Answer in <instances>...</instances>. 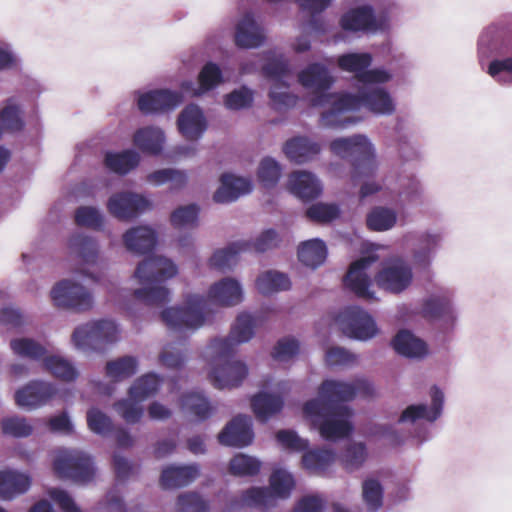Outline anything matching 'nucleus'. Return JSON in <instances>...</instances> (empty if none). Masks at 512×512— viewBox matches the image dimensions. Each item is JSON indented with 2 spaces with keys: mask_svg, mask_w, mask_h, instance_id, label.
Returning <instances> with one entry per match:
<instances>
[{
  "mask_svg": "<svg viewBox=\"0 0 512 512\" xmlns=\"http://www.w3.org/2000/svg\"><path fill=\"white\" fill-rule=\"evenodd\" d=\"M374 392L373 384L364 378L351 383L326 380L319 387L318 397L307 401L303 411L324 440L336 442L349 437L354 430L352 410L342 403L357 395L370 397Z\"/></svg>",
  "mask_w": 512,
  "mask_h": 512,
  "instance_id": "f257e3e1",
  "label": "nucleus"
},
{
  "mask_svg": "<svg viewBox=\"0 0 512 512\" xmlns=\"http://www.w3.org/2000/svg\"><path fill=\"white\" fill-rule=\"evenodd\" d=\"M255 325L252 315L242 313L236 318L227 337L215 338L205 348L204 357L211 365L209 377L215 388L238 387L248 375L247 365L242 361L233 360V356L239 344L252 339Z\"/></svg>",
  "mask_w": 512,
  "mask_h": 512,
  "instance_id": "f03ea898",
  "label": "nucleus"
},
{
  "mask_svg": "<svg viewBox=\"0 0 512 512\" xmlns=\"http://www.w3.org/2000/svg\"><path fill=\"white\" fill-rule=\"evenodd\" d=\"M478 61L498 84L512 85V21L493 23L480 33Z\"/></svg>",
  "mask_w": 512,
  "mask_h": 512,
  "instance_id": "7ed1b4c3",
  "label": "nucleus"
},
{
  "mask_svg": "<svg viewBox=\"0 0 512 512\" xmlns=\"http://www.w3.org/2000/svg\"><path fill=\"white\" fill-rule=\"evenodd\" d=\"M178 272L175 263L162 256H151L140 262L134 277L142 285L133 296L147 306H163L170 301V291L163 285Z\"/></svg>",
  "mask_w": 512,
  "mask_h": 512,
  "instance_id": "20e7f679",
  "label": "nucleus"
},
{
  "mask_svg": "<svg viewBox=\"0 0 512 512\" xmlns=\"http://www.w3.org/2000/svg\"><path fill=\"white\" fill-rule=\"evenodd\" d=\"M330 151L350 165L351 180L356 183L372 178L378 170L373 143L364 134L338 137L330 142Z\"/></svg>",
  "mask_w": 512,
  "mask_h": 512,
  "instance_id": "39448f33",
  "label": "nucleus"
},
{
  "mask_svg": "<svg viewBox=\"0 0 512 512\" xmlns=\"http://www.w3.org/2000/svg\"><path fill=\"white\" fill-rule=\"evenodd\" d=\"M118 326L112 320L101 319L76 327L71 341L76 349L84 352H103L107 345L117 341Z\"/></svg>",
  "mask_w": 512,
  "mask_h": 512,
  "instance_id": "423d86ee",
  "label": "nucleus"
},
{
  "mask_svg": "<svg viewBox=\"0 0 512 512\" xmlns=\"http://www.w3.org/2000/svg\"><path fill=\"white\" fill-rule=\"evenodd\" d=\"M207 317V301L200 295H190L184 306L166 308L161 312V319L166 326L179 332L199 329Z\"/></svg>",
  "mask_w": 512,
  "mask_h": 512,
  "instance_id": "0eeeda50",
  "label": "nucleus"
},
{
  "mask_svg": "<svg viewBox=\"0 0 512 512\" xmlns=\"http://www.w3.org/2000/svg\"><path fill=\"white\" fill-rule=\"evenodd\" d=\"M445 233L439 228L408 232L403 242L410 247L413 264L421 270H428L441 249Z\"/></svg>",
  "mask_w": 512,
  "mask_h": 512,
  "instance_id": "6e6552de",
  "label": "nucleus"
},
{
  "mask_svg": "<svg viewBox=\"0 0 512 512\" xmlns=\"http://www.w3.org/2000/svg\"><path fill=\"white\" fill-rule=\"evenodd\" d=\"M53 468L58 476L70 480H92L96 473L93 458L86 452L73 448L58 449Z\"/></svg>",
  "mask_w": 512,
  "mask_h": 512,
  "instance_id": "1a4fd4ad",
  "label": "nucleus"
},
{
  "mask_svg": "<svg viewBox=\"0 0 512 512\" xmlns=\"http://www.w3.org/2000/svg\"><path fill=\"white\" fill-rule=\"evenodd\" d=\"M454 292L444 286H435L424 299L422 310L425 317L440 323L443 331L455 327L457 312L453 305Z\"/></svg>",
  "mask_w": 512,
  "mask_h": 512,
  "instance_id": "9d476101",
  "label": "nucleus"
},
{
  "mask_svg": "<svg viewBox=\"0 0 512 512\" xmlns=\"http://www.w3.org/2000/svg\"><path fill=\"white\" fill-rule=\"evenodd\" d=\"M55 306L76 312L90 311L95 304L93 293L72 279L57 282L50 291Z\"/></svg>",
  "mask_w": 512,
  "mask_h": 512,
  "instance_id": "9b49d317",
  "label": "nucleus"
},
{
  "mask_svg": "<svg viewBox=\"0 0 512 512\" xmlns=\"http://www.w3.org/2000/svg\"><path fill=\"white\" fill-rule=\"evenodd\" d=\"M336 321L346 336L356 340L367 341L378 332L372 316L358 306L344 308L339 312Z\"/></svg>",
  "mask_w": 512,
  "mask_h": 512,
  "instance_id": "f8f14e48",
  "label": "nucleus"
},
{
  "mask_svg": "<svg viewBox=\"0 0 512 512\" xmlns=\"http://www.w3.org/2000/svg\"><path fill=\"white\" fill-rule=\"evenodd\" d=\"M370 53H347L338 57V66L341 70L354 73L357 81L362 85L367 82H388L391 75L385 69H372Z\"/></svg>",
  "mask_w": 512,
  "mask_h": 512,
  "instance_id": "ddd939ff",
  "label": "nucleus"
},
{
  "mask_svg": "<svg viewBox=\"0 0 512 512\" xmlns=\"http://www.w3.org/2000/svg\"><path fill=\"white\" fill-rule=\"evenodd\" d=\"M383 82L363 83L358 93L354 94L357 100V110L361 107L377 115H392L395 111V102L390 93L379 86Z\"/></svg>",
  "mask_w": 512,
  "mask_h": 512,
  "instance_id": "4468645a",
  "label": "nucleus"
},
{
  "mask_svg": "<svg viewBox=\"0 0 512 512\" xmlns=\"http://www.w3.org/2000/svg\"><path fill=\"white\" fill-rule=\"evenodd\" d=\"M412 279L411 266L401 258L391 260L375 275L378 287L393 294L406 290L412 283Z\"/></svg>",
  "mask_w": 512,
  "mask_h": 512,
  "instance_id": "2eb2a0df",
  "label": "nucleus"
},
{
  "mask_svg": "<svg viewBox=\"0 0 512 512\" xmlns=\"http://www.w3.org/2000/svg\"><path fill=\"white\" fill-rule=\"evenodd\" d=\"M431 403H418L408 405L400 414L397 423L399 424H416L418 421L424 420L434 423L442 415L444 408V393L436 385L432 386L429 392Z\"/></svg>",
  "mask_w": 512,
  "mask_h": 512,
  "instance_id": "dca6fc26",
  "label": "nucleus"
},
{
  "mask_svg": "<svg viewBox=\"0 0 512 512\" xmlns=\"http://www.w3.org/2000/svg\"><path fill=\"white\" fill-rule=\"evenodd\" d=\"M298 80L305 88L313 89L319 93L311 99L313 106H324L333 98L332 94L325 93L334 82L326 66L319 63L310 64L299 73Z\"/></svg>",
  "mask_w": 512,
  "mask_h": 512,
  "instance_id": "f3484780",
  "label": "nucleus"
},
{
  "mask_svg": "<svg viewBox=\"0 0 512 512\" xmlns=\"http://www.w3.org/2000/svg\"><path fill=\"white\" fill-rule=\"evenodd\" d=\"M331 107L321 114L320 122L323 127L332 129H345L357 121L346 113L357 110V100L352 93H344L332 101Z\"/></svg>",
  "mask_w": 512,
  "mask_h": 512,
  "instance_id": "a211bd4d",
  "label": "nucleus"
},
{
  "mask_svg": "<svg viewBox=\"0 0 512 512\" xmlns=\"http://www.w3.org/2000/svg\"><path fill=\"white\" fill-rule=\"evenodd\" d=\"M378 260L376 255L362 257L350 265L344 277V284L358 297L367 300L375 299L374 292L370 290L371 277L367 273L368 268Z\"/></svg>",
  "mask_w": 512,
  "mask_h": 512,
  "instance_id": "6ab92c4d",
  "label": "nucleus"
},
{
  "mask_svg": "<svg viewBox=\"0 0 512 512\" xmlns=\"http://www.w3.org/2000/svg\"><path fill=\"white\" fill-rule=\"evenodd\" d=\"M182 102V92L170 89H156L140 94L137 99V106L143 114L149 115L174 110Z\"/></svg>",
  "mask_w": 512,
  "mask_h": 512,
  "instance_id": "aec40b11",
  "label": "nucleus"
},
{
  "mask_svg": "<svg viewBox=\"0 0 512 512\" xmlns=\"http://www.w3.org/2000/svg\"><path fill=\"white\" fill-rule=\"evenodd\" d=\"M149 205V201L140 194L118 192L109 198L107 209L119 220H130L143 213Z\"/></svg>",
  "mask_w": 512,
  "mask_h": 512,
  "instance_id": "412c9836",
  "label": "nucleus"
},
{
  "mask_svg": "<svg viewBox=\"0 0 512 512\" xmlns=\"http://www.w3.org/2000/svg\"><path fill=\"white\" fill-rule=\"evenodd\" d=\"M57 393L54 384L34 380L15 393L16 404L27 410L37 409L48 403Z\"/></svg>",
  "mask_w": 512,
  "mask_h": 512,
  "instance_id": "4be33fe9",
  "label": "nucleus"
},
{
  "mask_svg": "<svg viewBox=\"0 0 512 512\" xmlns=\"http://www.w3.org/2000/svg\"><path fill=\"white\" fill-rule=\"evenodd\" d=\"M295 482H270L268 488H252L242 497V503L249 507H268L277 499H286L294 489Z\"/></svg>",
  "mask_w": 512,
  "mask_h": 512,
  "instance_id": "5701e85b",
  "label": "nucleus"
},
{
  "mask_svg": "<svg viewBox=\"0 0 512 512\" xmlns=\"http://www.w3.org/2000/svg\"><path fill=\"white\" fill-rule=\"evenodd\" d=\"M218 439L225 446L241 448L250 445L254 439L252 418L242 414L235 416L221 431Z\"/></svg>",
  "mask_w": 512,
  "mask_h": 512,
  "instance_id": "b1692460",
  "label": "nucleus"
},
{
  "mask_svg": "<svg viewBox=\"0 0 512 512\" xmlns=\"http://www.w3.org/2000/svg\"><path fill=\"white\" fill-rule=\"evenodd\" d=\"M177 126L181 135L189 141H198L207 130V121L202 110L193 104L179 114Z\"/></svg>",
  "mask_w": 512,
  "mask_h": 512,
  "instance_id": "393cba45",
  "label": "nucleus"
},
{
  "mask_svg": "<svg viewBox=\"0 0 512 512\" xmlns=\"http://www.w3.org/2000/svg\"><path fill=\"white\" fill-rule=\"evenodd\" d=\"M180 406L182 412L197 423L206 421L216 412V407L210 399L199 391L183 394L180 399Z\"/></svg>",
  "mask_w": 512,
  "mask_h": 512,
  "instance_id": "a878e982",
  "label": "nucleus"
},
{
  "mask_svg": "<svg viewBox=\"0 0 512 512\" xmlns=\"http://www.w3.org/2000/svg\"><path fill=\"white\" fill-rule=\"evenodd\" d=\"M342 28L352 32H375L381 25L370 5H363L346 12L340 20Z\"/></svg>",
  "mask_w": 512,
  "mask_h": 512,
  "instance_id": "bb28decb",
  "label": "nucleus"
},
{
  "mask_svg": "<svg viewBox=\"0 0 512 512\" xmlns=\"http://www.w3.org/2000/svg\"><path fill=\"white\" fill-rule=\"evenodd\" d=\"M234 38L236 46L244 49L258 48L265 41L264 30L251 13H246L239 20Z\"/></svg>",
  "mask_w": 512,
  "mask_h": 512,
  "instance_id": "cd10ccee",
  "label": "nucleus"
},
{
  "mask_svg": "<svg viewBox=\"0 0 512 512\" xmlns=\"http://www.w3.org/2000/svg\"><path fill=\"white\" fill-rule=\"evenodd\" d=\"M289 191L303 201L318 198L322 193V184L317 176L307 171H294L288 180Z\"/></svg>",
  "mask_w": 512,
  "mask_h": 512,
  "instance_id": "c85d7f7f",
  "label": "nucleus"
},
{
  "mask_svg": "<svg viewBox=\"0 0 512 512\" xmlns=\"http://www.w3.org/2000/svg\"><path fill=\"white\" fill-rule=\"evenodd\" d=\"M220 182V187L213 195V200L216 203H231L236 201L240 196L249 194L252 191V183L250 180L236 177L233 174H222Z\"/></svg>",
  "mask_w": 512,
  "mask_h": 512,
  "instance_id": "c756f323",
  "label": "nucleus"
},
{
  "mask_svg": "<svg viewBox=\"0 0 512 512\" xmlns=\"http://www.w3.org/2000/svg\"><path fill=\"white\" fill-rule=\"evenodd\" d=\"M209 298L221 306H235L243 300L240 283L233 278H223L209 289Z\"/></svg>",
  "mask_w": 512,
  "mask_h": 512,
  "instance_id": "7c9ffc66",
  "label": "nucleus"
},
{
  "mask_svg": "<svg viewBox=\"0 0 512 512\" xmlns=\"http://www.w3.org/2000/svg\"><path fill=\"white\" fill-rule=\"evenodd\" d=\"M123 242L127 250L142 255L155 248L157 234L147 226L134 227L123 235Z\"/></svg>",
  "mask_w": 512,
  "mask_h": 512,
  "instance_id": "2f4dec72",
  "label": "nucleus"
},
{
  "mask_svg": "<svg viewBox=\"0 0 512 512\" xmlns=\"http://www.w3.org/2000/svg\"><path fill=\"white\" fill-rule=\"evenodd\" d=\"M165 134L155 126L139 128L133 136V144L145 154L158 155L163 150Z\"/></svg>",
  "mask_w": 512,
  "mask_h": 512,
  "instance_id": "473e14b6",
  "label": "nucleus"
},
{
  "mask_svg": "<svg viewBox=\"0 0 512 512\" xmlns=\"http://www.w3.org/2000/svg\"><path fill=\"white\" fill-rule=\"evenodd\" d=\"M283 150L290 160L301 164L313 159L321 149L317 142L300 136L288 140Z\"/></svg>",
  "mask_w": 512,
  "mask_h": 512,
  "instance_id": "72a5a7b5",
  "label": "nucleus"
},
{
  "mask_svg": "<svg viewBox=\"0 0 512 512\" xmlns=\"http://www.w3.org/2000/svg\"><path fill=\"white\" fill-rule=\"evenodd\" d=\"M391 344L399 355L407 358H422L427 354L426 343L408 330H400Z\"/></svg>",
  "mask_w": 512,
  "mask_h": 512,
  "instance_id": "f704fd0d",
  "label": "nucleus"
},
{
  "mask_svg": "<svg viewBox=\"0 0 512 512\" xmlns=\"http://www.w3.org/2000/svg\"><path fill=\"white\" fill-rule=\"evenodd\" d=\"M284 405L281 396L268 392H259L251 399V406L256 418L265 423L272 416L278 414Z\"/></svg>",
  "mask_w": 512,
  "mask_h": 512,
  "instance_id": "c9c22d12",
  "label": "nucleus"
},
{
  "mask_svg": "<svg viewBox=\"0 0 512 512\" xmlns=\"http://www.w3.org/2000/svg\"><path fill=\"white\" fill-rule=\"evenodd\" d=\"M251 244L247 241H236L223 249L213 253L210 258V265L222 272L231 270L238 261V255L250 249Z\"/></svg>",
  "mask_w": 512,
  "mask_h": 512,
  "instance_id": "e433bc0d",
  "label": "nucleus"
},
{
  "mask_svg": "<svg viewBox=\"0 0 512 512\" xmlns=\"http://www.w3.org/2000/svg\"><path fill=\"white\" fill-rule=\"evenodd\" d=\"M327 246L319 238L307 240L298 248L299 261L307 267L316 269L321 266L327 258Z\"/></svg>",
  "mask_w": 512,
  "mask_h": 512,
  "instance_id": "4c0bfd02",
  "label": "nucleus"
},
{
  "mask_svg": "<svg viewBox=\"0 0 512 512\" xmlns=\"http://www.w3.org/2000/svg\"><path fill=\"white\" fill-rule=\"evenodd\" d=\"M335 460L336 453L332 449H306L302 456V465L309 472L321 475L331 467Z\"/></svg>",
  "mask_w": 512,
  "mask_h": 512,
  "instance_id": "58836bf2",
  "label": "nucleus"
},
{
  "mask_svg": "<svg viewBox=\"0 0 512 512\" xmlns=\"http://www.w3.org/2000/svg\"><path fill=\"white\" fill-rule=\"evenodd\" d=\"M139 162L140 155L133 149L121 152H106L104 157L105 166L119 175L128 174L139 165Z\"/></svg>",
  "mask_w": 512,
  "mask_h": 512,
  "instance_id": "ea45409f",
  "label": "nucleus"
},
{
  "mask_svg": "<svg viewBox=\"0 0 512 512\" xmlns=\"http://www.w3.org/2000/svg\"><path fill=\"white\" fill-rule=\"evenodd\" d=\"M70 253L80 258L84 263L93 264L98 257L97 241L84 234H74L68 241Z\"/></svg>",
  "mask_w": 512,
  "mask_h": 512,
  "instance_id": "a19ab883",
  "label": "nucleus"
},
{
  "mask_svg": "<svg viewBox=\"0 0 512 512\" xmlns=\"http://www.w3.org/2000/svg\"><path fill=\"white\" fill-rule=\"evenodd\" d=\"M139 361L135 356L126 355L108 361L105 366L106 376L114 382H120L134 376L138 371Z\"/></svg>",
  "mask_w": 512,
  "mask_h": 512,
  "instance_id": "79ce46f5",
  "label": "nucleus"
},
{
  "mask_svg": "<svg viewBox=\"0 0 512 512\" xmlns=\"http://www.w3.org/2000/svg\"><path fill=\"white\" fill-rule=\"evenodd\" d=\"M25 126L23 110L15 99L10 98L0 110V136L3 132H19Z\"/></svg>",
  "mask_w": 512,
  "mask_h": 512,
  "instance_id": "37998d69",
  "label": "nucleus"
},
{
  "mask_svg": "<svg viewBox=\"0 0 512 512\" xmlns=\"http://www.w3.org/2000/svg\"><path fill=\"white\" fill-rule=\"evenodd\" d=\"M367 446L363 442H350L340 452L338 459L346 471H356L366 462Z\"/></svg>",
  "mask_w": 512,
  "mask_h": 512,
  "instance_id": "c03bdc74",
  "label": "nucleus"
},
{
  "mask_svg": "<svg viewBox=\"0 0 512 512\" xmlns=\"http://www.w3.org/2000/svg\"><path fill=\"white\" fill-rule=\"evenodd\" d=\"M10 348L15 355L34 361H44V358L48 356L46 347L32 338L12 339L10 341Z\"/></svg>",
  "mask_w": 512,
  "mask_h": 512,
  "instance_id": "a18cd8bd",
  "label": "nucleus"
},
{
  "mask_svg": "<svg viewBox=\"0 0 512 512\" xmlns=\"http://www.w3.org/2000/svg\"><path fill=\"white\" fill-rule=\"evenodd\" d=\"M397 213L394 209L377 206L367 214L366 224L371 231H387L395 226Z\"/></svg>",
  "mask_w": 512,
  "mask_h": 512,
  "instance_id": "49530a36",
  "label": "nucleus"
},
{
  "mask_svg": "<svg viewBox=\"0 0 512 512\" xmlns=\"http://www.w3.org/2000/svg\"><path fill=\"white\" fill-rule=\"evenodd\" d=\"M290 285L288 276L278 271H266L256 280L257 290L263 295L288 290Z\"/></svg>",
  "mask_w": 512,
  "mask_h": 512,
  "instance_id": "de8ad7c7",
  "label": "nucleus"
},
{
  "mask_svg": "<svg viewBox=\"0 0 512 512\" xmlns=\"http://www.w3.org/2000/svg\"><path fill=\"white\" fill-rule=\"evenodd\" d=\"M161 378L155 373H147L139 377L129 389V396L144 402L155 395L160 388Z\"/></svg>",
  "mask_w": 512,
  "mask_h": 512,
  "instance_id": "09e8293b",
  "label": "nucleus"
},
{
  "mask_svg": "<svg viewBox=\"0 0 512 512\" xmlns=\"http://www.w3.org/2000/svg\"><path fill=\"white\" fill-rule=\"evenodd\" d=\"M44 367L54 377L65 382H72L77 379L78 371L67 359L58 355H48L44 358Z\"/></svg>",
  "mask_w": 512,
  "mask_h": 512,
  "instance_id": "8fccbe9b",
  "label": "nucleus"
},
{
  "mask_svg": "<svg viewBox=\"0 0 512 512\" xmlns=\"http://www.w3.org/2000/svg\"><path fill=\"white\" fill-rule=\"evenodd\" d=\"M223 80L222 71L220 67L213 63H206L201 69L198 81L199 86L193 89V95L200 96L217 87Z\"/></svg>",
  "mask_w": 512,
  "mask_h": 512,
  "instance_id": "3c124183",
  "label": "nucleus"
},
{
  "mask_svg": "<svg viewBox=\"0 0 512 512\" xmlns=\"http://www.w3.org/2000/svg\"><path fill=\"white\" fill-rule=\"evenodd\" d=\"M261 461L256 457L246 454L235 455L229 463V470L236 477H253L258 474Z\"/></svg>",
  "mask_w": 512,
  "mask_h": 512,
  "instance_id": "603ef678",
  "label": "nucleus"
},
{
  "mask_svg": "<svg viewBox=\"0 0 512 512\" xmlns=\"http://www.w3.org/2000/svg\"><path fill=\"white\" fill-rule=\"evenodd\" d=\"M281 166L272 157H265L261 160L257 176L259 182L265 188H273L277 185L281 178Z\"/></svg>",
  "mask_w": 512,
  "mask_h": 512,
  "instance_id": "864d4df0",
  "label": "nucleus"
},
{
  "mask_svg": "<svg viewBox=\"0 0 512 512\" xmlns=\"http://www.w3.org/2000/svg\"><path fill=\"white\" fill-rule=\"evenodd\" d=\"M199 211L200 208L197 204L181 206L171 214V224L177 229L196 227L198 224Z\"/></svg>",
  "mask_w": 512,
  "mask_h": 512,
  "instance_id": "5fc2aeb1",
  "label": "nucleus"
},
{
  "mask_svg": "<svg viewBox=\"0 0 512 512\" xmlns=\"http://www.w3.org/2000/svg\"><path fill=\"white\" fill-rule=\"evenodd\" d=\"M198 477H200V467L196 463L188 465L171 464L162 470L159 480H195Z\"/></svg>",
  "mask_w": 512,
  "mask_h": 512,
  "instance_id": "6e6d98bb",
  "label": "nucleus"
},
{
  "mask_svg": "<svg viewBox=\"0 0 512 512\" xmlns=\"http://www.w3.org/2000/svg\"><path fill=\"white\" fill-rule=\"evenodd\" d=\"M141 403L142 401L129 396V398L117 401L114 404V409L126 423L135 424L141 420L144 413Z\"/></svg>",
  "mask_w": 512,
  "mask_h": 512,
  "instance_id": "4d7b16f0",
  "label": "nucleus"
},
{
  "mask_svg": "<svg viewBox=\"0 0 512 512\" xmlns=\"http://www.w3.org/2000/svg\"><path fill=\"white\" fill-rule=\"evenodd\" d=\"M254 101V92L247 86H241L234 89L224 97V104L227 109L239 111L252 106Z\"/></svg>",
  "mask_w": 512,
  "mask_h": 512,
  "instance_id": "13d9d810",
  "label": "nucleus"
},
{
  "mask_svg": "<svg viewBox=\"0 0 512 512\" xmlns=\"http://www.w3.org/2000/svg\"><path fill=\"white\" fill-rule=\"evenodd\" d=\"M340 215V208L337 204L318 202L306 210V216L313 222L329 223Z\"/></svg>",
  "mask_w": 512,
  "mask_h": 512,
  "instance_id": "bf43d9fd",
  "label": "nucleus"
},
{
  "mask_svg": "<svg viewBox=\"0 0 512 512\" xmlns=\"http://www.w3.org/2000/svg\"><path fill=\"white\" fill-rule=\"evenodd\" d=\"M2 432L14 438H25L32 434L33 427L24 417L12 416L1 421Z\"/></svg>",
  "mask_w": 512,
  "mask_h": 512,
  "instance_id": "052dcab7",
  "label": "nucleus"
},
{
  "mask_svg": "<svg viewBox=\"0 0 512 512\" xmlns=\"http://www.w3.org/2000/svg\"><path fill=\"white\" fill-rule=\"evenodd\" d=\"M288 85L285 82H273L269 97L277 110L287 109L296 104L297 97L287 91Z\"/></svg>",
  "mask_w": 512,
  "mask_h": 512,
  "instance_id": "680f3d73",
  "label": "nucleus"
},
{
  "mask_svg": "<svg viewBox=\"0 0 512 512\" xmlns=\"http://www.w3.org/2000/svg\"><path fill=\"white\" fill-rule=\"evenodd\" d=\"M75 222L78 226L88 227L95 230L103 226V215L95 207L81 206L75 211Z\"/></svg>",
  "mask_w": 512,
  "mask_h": 512,
  "instance_id": "e2e57ef3",
  "label": "nucleus"
},
{
  "mask_svg": "<svg viewBox=\"0 0 512 512\" xmlns=\"http://www.w3.org/2000/svg\"><path fill=\"white\" fill-rule=\"evenodd\" d=\"M159 362L169 369H180L186 362V355L178 344L169 343L159 354Z\"/></svg>",
  "mask_w": 512,
  "mask_h": 512,
  "instance_id": "0e129e2a",
  "label": "nucleus"
},
{
  "mask_svg": "<svg viewBox=\"0 0 512 512\" xmlns=\"http://www.w3.org/2000/svg\"><path fill=\"white\" fill-rule=\"evenodd\" d=\"M87 424L92 432L99 435H106L113 428L110 417L97 408H91L87 412Z\"/></svg>",
  "mask_w": 512,
  "mask_h": 512,
  "instance_id": "69168bd1",
  "label": "nucleus"
},
{
  "mask_svg": "<svg viewBox=\"0 0 512 512\" xmlns=\"http://www.w3.org/2000/svg\"><path fill=\"white\" fill-rule=\"evenodd\" d=\"M422 187L415 177L400 180L399 198L404 203H415L420 200Z\"/></svg>",
  "mask_w": 512,
  "mask_h": 512,
  "instance_id": "338daca9",
  "label": "nucleus"
},
{
  "mask_svg": "<svg viewBox=\"0 0 512 512\" xmlns=\"http://www.w3.org/2000/svg\"><path fill=\"white\" fill-rule=\"evenodd\" d=\"M363 499L370 511L378 510L382 505L383 488L380 482H364Z\"/></svg>",
  "mask_w": 512,
  "mask_h": 512,
  "instance_id": "774afa93",
  "label": "nucleus"
}]
</instances>
